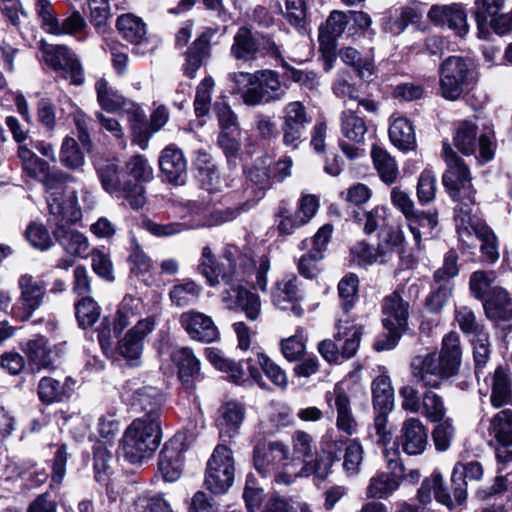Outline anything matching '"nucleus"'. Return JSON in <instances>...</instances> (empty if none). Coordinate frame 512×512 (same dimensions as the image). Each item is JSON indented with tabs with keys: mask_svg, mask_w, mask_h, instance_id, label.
<instances>
[{
	"mask_svg": "<svg viewBox=\"0 0 512 512\" xmlns=\"http://www.w3.org/2000/svg\"><path fill=\"white\" fill-rule=\"evenodd\" d=\"M23 169L31 178L45 186L46 200L52 215H60L68 221L81 218L76 192L71 191L65 196L64 184L69 178L66 173L59 170L51 172L48 163L38 156L25 164Z\"/></svg>",
	"mask_w": 512,
	"mask_h": 512,
	"instance_id": "nucleus-3",
	"label": "nucleus"
},
{
	"mask_svg": "<svg viewBox=\"0 0 512 512\" xmlns=\"http://www.w3.org/2000/svg\"><path fill=\"white\" fill-rule=\"evenodd\" d=\"M38 395L43 403L62 401L67 395L63 385L51 377H43L38 385Z\"/></svg>",
	"mask_w": 512,
	"mask_h": 512,
	"instance_id": "nucleus-60",
	"label": "nucleus"
},
{
	"mask_svg": "<svg viewBox=\"0 0 512 512\" xmlns=\"http://www.w3.org/2000/svg\"><path fill=\"white\" fill-rule=\"evenodd\" d=\"M164 400L163 393L153 386H142L133 393V405H138L146 413H157L158 420H160V407Z\"/></svg>",
	"mask_w": 512,
	"mask_h": 512,
	"instance_id": "nucleus-50",
	"label": "nucleus"
},
{
	"mask_svg": "<svg viewBox=\"0 0 512 512\" xmlns=\"http://www.w3.org/2000/svg\"><path fill=\"white\" fill-rule=\"evenodd\" d=\"M161 438V421L157 413H145L125 429L120 442L121 456L130 464L140 465L153 457Z\"/></svg>",
	"mask_w": 512,
	"mask_h": 512,
	"instance_id": "nucleus-4",
	"label": "nucleus"
},
{
	"mask_svg": "<svg viewBox=\"0 0 512 512\" xmlns=\"http://www.w3.org/2000/svg\"><path fill=\"white\" fill-rule=\"evenodd\" d=\"M61 163L70 168L78 169L84 164V156L74 138L66 137L60 152Z\"/></svg>",
	"mask_w": 512,
	"mask_h": 512,
	"instance_id": "nucleus-63",
	"label": "nucleus"
},
{
	"mask_svg": "<svg viewBox=\"0 0 512 512\" xmlns=\"http://www.w3.org/2000/svg\"><path fill=\"white\" fill-rule=\"evenodd\" d=\"M230 55L237 61L252 62L262 57L282 59L280 47L268 35L241 26L233 37Z\"/></svg>",
	"mask_w": 512,
	"mask_h": 512,
	"instance_id": "nucleus-7",
	"label": "nucleus"
},
{
	"mask_svg": "<svg viewBox=\"0 0 512 512\" xmlns=\"http://www.w3.org/2000/svg\"><path fill=\"white\" fill-rule=\"evenodd\" d=\"M397 445L410 456L422 454L428 445V431L418 418L406 419L397 438Z\"/></svg>",
	"mask_w": 512,
	"mask_h": 512,
	"instance_id": "nucleus-24",
	"label": "nucleus"
},
{
	"mask_svg": "<svg viewBox=\"0 0 512 512\" xmlns=\"http://www.w3.org/2000/svg\"><path fill=\"white\" fill-rule=\"evenodd\" d=\"M123 177L126 178L127 201L129 205L137 210L146 203L144 184L154 178L153 168L143 155L136 154L129 157L123 167Z\"/></svg>",
	"mask_w": 512,
	"mask_h": 512,
	"instance_id": "nucleus-10",
	"label": "nucleus"
},
{
	"mask_svg": "<svg viewBox=\"0 0 512 512\" xmlns=\"http://www.w3.org/2000/svg\"><path fill=\"white\" fill-rule=\"evenodd\" d=\"M436 174L430 168L424 169L417 183V198L421 204H427L435 199Z\"/></svg>",
	"mask_w": 512,
	"mask_h": 512,
	"instance_id": "nucleus-64",
	"label": "nucleus"
},
{
	"mask_svg": "<svg viewBox=\"0 0 512 512\" xmlns=\"http://www.w3.org/2000/svg\"><path fill=\"white\" fill-rule=\"evenodd\" d=\"M24 352L29 360V364L37 370L53 369L54 358L52 349L49 347V341L44 336H37L29 340L24 348Z\"/></svg>",
	"mask_w": 512,
	"mask_h": 512,
	"instance_id": "nucleus-42",
	"label": "nucleus"
},
{
	"mask_svg": "<svg viewBox=\"0 0 512 512\" xmlns=\"http://www.w3.org/2000/svg\"><path fill=\"white\" fill-rule=\"evenodd\" d=\"M141 302L139 298L126 295L120 302L114 316L113 332L119 335L140 315Z\"/></svg>",
	"mask_w": 512,
	"mask_h": 512,
	"instance_id": "nucleus-46",
	"label": "nucleus"
},
{
	"mask_svg": "<svg viewBox=\"0 0 512 512\" xmlns=\"http://www.w3.org/2000/svg\"><path fill=\"white\" fill-rule=\"evenodd\" d=\"M382 313V322L386 330H406L409 318V304L397 292L383 299Z\"/></svg>",
	"mask_w": 512,
	"mask_h": 512,
	"instance_id": "nucleus-32",
	"label": "nucleus"
},
{
	"mask_svg": "<svg viewBox=\"0 0 512 512\" xmlns=\"http://www.w3.org/2000/svg\"><path fill=\"white\" fill-rule=\"evenodd\" d=\"M134 512H173L163 494H142L134 503Z\"/></svg>",
	"mask_w": 512,
	"mask_h": 512,
	"instance_id": "nucleus-61",
	"label": "nucleus"
},
{
	"mask_svg": "<svg viewBox=\"0 0 512 512\" xmlns=\"http://www.w3.org/2000/svg\"><path fill=\"white\" fill-rule=\"evenodd\" d=\"M349 23L348 14L334 10L328 16L326 22L319 27L320 42L329 43L340 37Z\"/></svg>",
	"mask_w": 512,
	"mask_h": 512,
	"instance_id": "nucleus-51",
	"label": "nucleus"
},
{
	"mask_svg": "<svg viewBox=\"0 0 512 512\" xmlns=\"http://www.w3.org/2000/svg\"><path fill=\"white\" fill-rule=\"evenodd\" d=\"M116 27L121 36L132 44L139 45L146 40V24L132 13L120 15Z\"/></svg>",
	"mask_w": 512,
	"mask_h": 512,
	"instance_id": "nucleus-43",
	"label": "nucleus"
},
{
	"mask_svg": "<svg viewBox=\"0 0 512 512\" xmlns=\"http://www.w3.org/2000/svg\"><path fill=\"white\" fill-rule=\"evenodd\" d=\"M434 495L437 502L445 505L449 510H454L456 506L455 499L446 492L443 487V477L439 472H434L429 478H426L418 490L417 498L422 504L430 503Z\"/></svg>",
	"mask_w": 512,
	"mask_h": 512,
	"instance_id": "nucleus-35",
	"label": "nucleus"
},
{
	"mask_svg": "<svg viewBox=\"0 0 512 512\" xmlns=\"http://www.w3.org/2000/svg\"><path fill=\"white\" fill-rule=\"evenodd\" d=\"M341 60L351 66L357 75L362 79H369L375 70L373 60L370 57H362L361 54L352 47H345L339 51Z\"/></svg>",
	"mask_w": 512,
	"mask_h": 512,
	"instance_id": "nucleus-53",
	"label": "nucleus"
},
{
	"mask_svg": "<svg viewBox=\"0 0 512 512\" xmlns=\"http://www.w3.org/2000/svg\"><path fill=\"white\" fill-rule=\"evenodd\" d=\"M20 296L18 298V317L26 321L44 303L47 284L31 274H22L18 279Z\"/></svg>",
	"mask_w": 512,
	"mask_h": 512,
	"instance_id": "nucleus-16",
	"label": "nucleus"
},
{
	"mask_svg": "<svg viewBox=\"0 0 512 512\" xmlns=\"http://www.w3.org/2000/svg\"><path fill=\"white\" fill-rule=\"evenodd\" d=\"M478 126L475 121L464 119L454 124V146L464 155H473L479 147V159L489 162L495 153L494 132L485 130L478 136Z\"/></svg>",
	"mask_w": 512,
	"mask_h": 512,
	"instance_id": "nucleus-8",
	"label": "nucleus"
},
{
	"mask_svg": "<svg viewBox=\"0 0 512 512\" xmlns=\"http://www.w3.org/2000/svg\"><path fill=\"white\" fill-rule=\"evenodd\" d=\"M156 317L148 316L138 320L123 338L118 341L117 350L131 366L140 365L145 338L155 329Z\"/></svg>",
	"mask_w": 512,
	"mask_h": 512,
	"instance_id": "nucleus-14",
	"label": "nucleus"
},
{
	"mask_svg": "<svg viewBox=\"0 0 512 512\" xmlns=\"http://www.w3.org/2000/svg\"><path fill=\"white\" fill-rule=\"evenodd\" d=\"M428 17L434 24L447 26L459 36H465L469 31L467 15L459 4L434 5L430 8Z\"/></svg>",
	"mask_w": 512,
	"mask_h": 512,
	"instance_id": "nucleus-30",
	"label": "nucleus"
},
{
	"mask_svg": "<svg viewBox=\"0 0 512 512\" xmlns=\"http://www.w3.org/2000/svg\"><path fill=\"white\" fill-rule=\"evenodd\" d=\"M281 131L283 144L297 149L302 142L306 127L311 123L306 107L300 101L288 103L283 111Z\"/></svg>",
	"mask_w": 512,
	"mask_h": 512,
	"instance_id": "nucleus-15",
	"label": "nucleus"
},
{
	"mask_svg": "<svg viewBox=\"0 0 512 512\" xmlns=\"http://www.w3.org/2000/svg\"><path fill=\"white\" fill-rule=\"evenodd\" d=\"M213 88L214 80L211 77L204 78L197 86L194 100V109L197 117H203L208 114Z\"/></svg>",
	"mask_w": 512,
	"mask_h": 512,
	"instance_id": "nucleus-62",
	"label": "nucleus"
},
{
	"mask_svg": "<svg viewBox=\"0 0 512 512\" xmlns=\"http://www.w3.org/2000/svg\"><path fill=\"white\" fill-rule=\"evenodd\" d=\"M252 87L245 91L243 102L246 105L256 106L281 100L285 94L279 75L270 69L254 72Z\"/></svg>",
	"mask_w": 512,
	"mask_h": 512,
	"instance_id": "nucleus-12",
	"label": "nucleus"
},
{
	"mask_svg": "<svg viewBox=\"0 0 512 512\" xmlns=\"http://www.w3.org/2000/svg\"><path fill=\"white\" fill-rule=\"evenodd\" d=\"M390 473H379L370 480L367 495L370 498H386L398 489L404 476V466L400 462L397 451L389 453L384 451Z\"/></svg>",
	"mask_w": 512,
	"mask_h": 512,
	"instance_id": "nucleus-18",
	"label": "nucleus"
},
{
	"mask_svg": "<svg viewBox=\"0 0 512 512\" xmlns=\"http://www.w3.org/2000/svg\"><path fill=\"white\" fill-rule=\"evenodd\" d=\"M422 414L431 422H440L446 413L444 401L440 395L428 390L422 395Z\"/></svg>",
	"mask_w": 512,
	"mask_h": 512,
	"instance_id": "nucleus-58",
	"label": "nucleus"
},
{
	"mask_svg": "<svg viewBox=\"0 0 512 512\" xmlns=\"http://www.w3.org/2000/svg\"><path fill=\"white\" fill-rule=\"evenodd\" d=\"M340 130L342 135L353 144L365 142L368 126L363 117L354 107L345 108L340 114Z\"/></svg>",
	"mask_w": 512,
	"mask_h": 512,
	"instance_id": "nucleus-37",
	"label": "nucleus"
},
{
	"mask_svg": "<svg viewBox=\"0 0 512 512\" xmlns=\"http://www.w3.org/2000/svg\"><path fill=\"white\" fill-rule=\"evenodd\" d=\"M512 396V381L510 374L498 367L493 376L491 403L494 407L499 408L509 403Z\"/></svg>",
	"mask_w": 512,
	"mask_h": 512,
	"instance_id": "nucleus-49",
	"label": "nucleus"
},
{
	"mask_svg": "<svg viewBox=\"0 0 512 512\" xmlns=\"http://www.w3.org/2000/svg\"><path fill=\"white\" fill-rule=\"evenodd\" d=\"M183 443L178 438L167 441L159 454L158 466L167 482L177 481L183 470Z\"/></svg>",
	"mask_w": 512,
	"mask_h": 512,
	"instance_id": "nucleus-28",
	"label": "nucleus"
},
{
	"mask_svg": "<svg viewBox=\"0 0 512 512\" xmlns=\"http://www.w3.org/2000/svg\"><path fill=\"white\" fill-rule=\"evenodd\" d=\"M303 298L300 281L295 275H287L278 280L271 291L272 304L281 310H291L296 317L303 315L299 302Z\"/></svg>",
	"mask_w": 512,
	"mask_h": 512,
	"instance_id": "nucleus-20",
	"label": "nucleus"
},
{
	"mask_svg": "<svg viewBox=\"0 0 512 512\" xmlns=\"http://www.w3.org/2000/svg\"><path fill=\"white\" fill-rule=\"evenodd\" d=\"M453 288V281L434 280L432 290L425 300L426 308L432 313L440 312L450 299Z\"/></svg>",
	"mask_w": 512,
	"mask_h": 512,
	"instance_id": "nucleus-55",
	"label": "nucleus"
},
{
	"mask_svg": "<svg viewBox=\"0 0 512 512\" xmlns=\"http://www.w3.org/2000/svg\"><path fill=\"white\" fill-rule=\"evenodd\" d=\"M59 218L56 222L54 236L63 249L72 256L86 257L89 250V242L87 237L81 232L71 229L67 224L74 223L68 221L60 215H53ZM79 219H77L78 221ZM76 222V220H75Z\"/></svg>",
	"mask_w": 512,
	"mask_h": 512,
	"instance_id": "nucleus-29",
	"label": "nucleus"
},
{
	"mask_svg": "<svg viewBox=\"0 0 512 512\" xmlns=\"http://www.w3.org/2000/svg\"><path fill=\"white\" fill-rule=\"evenodd\" d=\"M476 83L474 69L469 60L449 56L439 66V93L448 101H456Z\"/></svg>",
	"mask_w": 512,
	"mask_h": 512,
	"instance_id": "nucleus-6",
	"label": "nucleus"
},
{
	"mask_svg": "<svg viewBox=\"0 0 512 512\" xmlns=\"http://www.w3.org/2000/svg\"><path fill=\"white\" fill-rule=\"evenodd\" d=\"M345 453L343 456V469L349 475L358 473L360 465L363 461V447L356 439L343 441Z\"/></svg>",
	"mask_w": 512,
	"mask_h": 512,
	"instance_id": "nucleus-59",
	"label": "nucleus"
},
{
	"mask_svg": "<svg viewBox=\"0 0 512 512\" xmlns=\"http://www.w3.org/2000/svg\"><path fill=\"white\" fill-rule=\"evenodd\" d=\"M483 475V468L479 462L457 463L452 471L451 481L454 486L453 496L457 505H461L467 497L466 480H479Z\"/></svg>",
	"mask_w": 512,
	"mask_h": 512,
	"instance_id": "nucleus-34",
	"label": "nucleus"
},
{
	"mask_svg": "<svg viewBox=\"0 0 512 512\" xmlns=\"http://www.w3.org/2000/svg\"><path fill=\"white\" fill-rule=\"evenodd\" d=\"M252 351L257 356L258 365L271 382L280 388H285L288 385L285 371L256 347H252Z\"/></svg>",
	"mask_w": 512,
	"mask_h": 512,
	"instance_id": "nucleus-56",
	"label": "nucleus"
},
{
	"mask_svg": "<svg viewBox=\"0 0 512 512\" xmlns=\"http://www.w3.org/2000/svg\"><path fill=\"white\" fill-rule=\"evenodd\" d=\"M205 354L207 360L219 371L227 373L231 381L243 385L248 381L247 372L242 363L235 362L232 359L224 357L223 353L217 348H206Z\"/></svg>",
	"mask_w": 512,
	"mask_h": 512,
	"instance_id": "nucleus-41",
	"label": "nucleus"
},
{
	"mask_svg": "<svg viewBox=\"0 0 512 512\" xmlns=\"http://www.w3.org/2000/svg\"><path fill=\"white\" fill-rule=\"evenodd\" d=\"M406 222L416 246L420 249L422 236L426 239L433 237V230L438 225V212L416 210L411 218H406Z\"/></svg>",
	"mask_w": 512,
	"mask_h": 512,
	"instance_id": "nucleus-38",
	"label": "nucleus"
},
{
	"mask_svg": "<svg viewBox=\"0 0 512 512\" xmlns=\"http://www.w3.org/2000/svg\"><path fill=\"white\" fill-rule=\"evenodd\" d=\"M330 407L337 411L336 427L339 432L352 436L358 431V423L351 411L350 399L344 388L337 384L332 392L326 395Z\"/></svg>",
	"mask_w": 512,
	"mask_h": 512,
	"instance_id": "nucleus-27",
	"label": "nucleus"
},
{
	"mask_svg": "<svg viewBox=\"0 0 512 512\" xmlns=\"http://www.w3.org/2000/svg\"><path fill=\"white\" fill-rule=\"evenodd\" d=\"M389 138L394 146L401 151L415 148L416 137L412 123L403 117L393 120L389 127Z\"/></svg>",
	"mask_w": 512,
	"mask_h": 512,
	"instance_id": "nucleus-44",
	"label": "nucleus"
},
{
	"mask_svg": "<svg viewBox=\"0 0 512 512\" xmlns=\"http://www.w3.org/2000/svg\"><path fill=\"white\" fill-rule=\"evenodd\" d=\"M487 317L494 321H505L512 318V299L508 292L498 286L491 289L484 301Z\"/></svg>",
	"mask_w": 512,
	"mask_h": 512,
	"instance_id": "nucleus-36",
	"label": "nucleus"
},
{
	"mask_svg": "<svg viewBox=\"0 0 512 512\" xmlns=\"http://www.w3.org/2000/svg\"><path fill=\"white\" fill-rule=\"evenodd\" d=\"M171 361L177 368L178 378L187 390H193L201 377V362L190 347H176Z\"/></svg>",
	"mask_w": 512,
	"mask_h": 512,
	"instance_id": "nucleus-26",
	"label": "nucleus"
},
{
	"mask_svg": "<svg viewBox=\"0 0 512 512\" xmlns=\"http://www.w3.org/2000/svg\"><path fill=\"white\" fill-rule=\"evenodd\" d=\"M251 263V259L243 255L235 246H226L219 259L215 257L209 246H204L198 272L206 278L210 286H216L221 282L235 285L237 304L249 320L255 321L261 314L260 298L241 285L246 279Z\"/></svg>",
	"mask_w": 512,
	"mask_h": 512,
	"instance_id": "nucleus-1",
	"label": "nucleus"
},
{
	"mask_svg": "<svg viewBox=\"0 0 512 512\" xmlns=\"http://www.w3.org/2000/svg\"><path fill=\"white\" fill-rule=\"evenodd\" d=\"M371 157L380 179L388 185L393 184L399 175L395 159L385 149L377 145L372 146Z\"/></svg>",
	"mask_w": 512,
	"mask_h": 512,
	"instance_id": "nucleus-47",
	"label": "nucleus"
},
{
	"mask_svg": "<svg viewBox=\"0 0 512 512\" xmlns=\"http://www.w3.org/2000/svg\"><path fill=\"white\" fill-rule=\"evenodd\" d=\"M273 179L270 168L253 166L247 172L246 187L242 192H235L232 196L239 203L234 207H227L215 213L216 223H225L236 219L242 213L253 208L272 187Z\"/></svg>",
	"mask_w": 512,
	"mask_h": 512,
	"instance_id": "nucleus-5",
	"label": "nucleus"
},
{
	"mask_svg": "<svg viewBox=\"0 0 512 512\" xmlns=\"http://www.w3.org/2000/svg\"><path fill=\"white\" fill-rule=\"evenodd\" d=\"M336 327V340H344L341 348V357L344 359H350L356 354L359 348L362 329L354 324L348 325V321L343 319L338 320Z\"/></svg>",
	"mask_w": 512,
	"mask_h": 512,
	"instance_id": "nucleus-45",
	"label": "nucleus"
},
{
	"mask_svg": "<svg viewBox=\"0 0 512 512\" xmlns=\"http://www.w3.org/2000/svg\"><path fill=\"white\" fill-rule=\"evenodd\" d=\"M129 112L135 141L142 149L147 147L152 135L162 129L169 120V112L163 105L158 106L151 114L149 127L145 123V113L138 105L131 104Z\"/></svg>",
	"mask_w": 512,
	"mask_h": 512,
	"instance_id": "nucleus-17",
	"label": "nucleus"
},
{
	"mask_svg": "<svg viewBox=\"0 0 512 512\" xmlns=\"http://www.w3.org/2000/svg\"><path fill=\"white\" fill-rule=\"evenodd\" d=\"M202 288L192 280L175 284L169 292L170 299L177 307H185L197 301Z\"/></svg>",
	"mask_w": 512,
	"mask_h": 512,
	"instance_id": "nucleus-54",
	"label": "nucleus"
},
{
	"mask_svg": "<svg viewBox=\"0 0 512 512\" xmlns=\"http://www.w3.org/2000/svg\"><path fill=\"white\" fill-rule=\"evenodd\" d=\"M44 60L58 76L69 79L74 85L84 82L82 67L75 54L64 45H47L43 49Z\"/></svg>",
	"mask_w": 512,
	"mask_h": 512,
	"instance_id": "nucleus-13",
	"label": "nucleus"
},
{
	"mask_svg": "<svg viewBox=\"0 0 512 512\" xmlns=\"http://www.w3.org/2000/svg\"><path fill=\"white\" fill-rule=\"evenodd\" d=\"M475 193H462L460 199H453L458 202L456 206L455 219L457 221V232L458 235L468 247L473 246V243H469L468 240L472 237L478 227H483L485 224L481 223L477 218V207L475 206Z\"/></svg>",
	"mask_w": 512,
	"mask_h": 512,
	"instance_id": "nucleus-23",
	"label": "nucleus"
},
{
	"mask_svg": "<svg viewBox=\"0 0 512 512\" xmlns=\"http://www.w3.org/2000/svg\"><path fill=\"white\" fill-rule=\"evenodd\" d=\"M373 406L377 411L390 412L394 406V390L387 375H379L372 382Z\"/></svg>",
	"mask_w": 512,
	"mask_h": 512,
	"instance_id": "nucleus-48",
	"label": "nucleus"
},
{
	"mask_svg": "<svg viewBox=\"0 0 512 512\" xmlns=\"http://www.w3.org/2000/svg\"><path fill=\"white\" fill-rule=\"evenodd\" d=\"M180 326L188 336L201 343H212L220 338V332L213 319L196 310L183 312L179 317Z\"/></svg>",
	"mask_w": 512,
	"mask_h": 512,
	"instance_id": "nucleus-21",
	"label": "nucleus"
},
{
	"mask_svg": "<svg viewBox=\"0 0 512 512\" xmlns=\"http://www.w3.org/2000/svg\"><path fill=\"white\" fill-rule=\"evenodd\" d=\"M95 91L97 94V101L100 107L110 113H117L125 109L130 114L129 109L133 102L128 101L122 94L113 89L108 81L100 78L95 83Z\"/></svg>",
	"mask_w": 512,
	"mask_h": 512,
	"instance_id": "nucleus-39",
	"label": "nucleus"
},
{
	"mask_svg": "<svg viewBox=\"0 0 512 512\" xmlns=\"http://www.w3.org/2000/svg\"><path fill=\"white\" fill-rule=\"evenodd\" d=\"M442 155L447 166L442 182L452 199L474 191L469 168L446 140L442 143Z\"/></svg>",
	"mask_w": 512,
	"mask_h": 512,
	"instance_id": "nucleus-11",
	"label": "nucleus"
},
{
	"mask_svg": "<svg viewBox=\"0 0 512 512\" xmlns=\"http://www.w3.org/2000/svg\"><path fill=\"white\" fill-rule=\"evenodd\" d=\"M94 166L103 189L115 197L127 200L129 184L123 177V169L119 168L118 159L100 157L95 160Z\"/></svg>",
	"mask_w": 512,
	"mask_h": 512,
	"instance_id": "nucleus-22",
	"label": "nucleus"
},
{
	"mask_svg": "<svg viewBox=\"0 0 512 512\" xmlns=\"http://www.w3.org/2000/svg\"><path fill=\"white\" fill-rule=\"evenodd\" d=\"M245 419V408L237 401L224 403L218 410L216 426L223 440H231L239 434Z\"/></svg>",
	"mask_w": 512,
	"mask_h": 512,
	"instance_id": "nucleus-31",
	"label": "nucleus"
},
{
	"mask_svg": "<svg viewBox=\"0 0 512 512\" xmlns=\"http://www.w3.org/2000/svg\"><path fill=\"white\" fill-rule=\"evenodd\" d=\"M75 310L78 324L84 329L93 326L100 316V307L92 297L80 298Z\"/></svg>",
	"mask_w": 512,
	"mask_h": 512,
	"instance_id": "nucleus-57",
	"label": "nucleus"
},
{
	"mask_svg": "<svg viewBox=\"0 0 512 512\" xmlns=\"http://www.w3.org/2000/svg\"><path fill=\"white\" fill-rule=\"evenodd\" d=\"M289 450L280 442H259L254 448V466L262 477L275 476L280 481L278 470L288 459Z\"/></svg>",
	"mask_w": 512,
	"mask_h": 512,
	"instance_id": "nucleus-19",
	"label": "nucleus"
},
{
	"mask_svg": "<svg viewBox=\"0 0 512 512\" xmlns=\"http://www.w3.org/2000/svg\"><path fill=\"white\" fill-rule=\"evenodd\" d=\"M235 476L232 450L225 445H218L208 463L205 485L214 494H224L232 486Z\"/></svg>",
	"mask_w": 512,
	"mask_h": 512,
	"instance_id": "nucleus-9",
	"label": "nucleus"
},
{
	"mask_svg": "<svg viewBox=\"0 0 512 512\" xmlns=\"http://www.w3.org/2000/svg\"><path fill=\"white\" fill-rule=\"evenodd\" d=\"M461 357L460 336L452 331L444 336L439 352L418 355L412 359V376L425 388H439L443 380L457 374Z\"/></svg>",
	"mask_w": 512,
	"mask_h": 512,
	"instance_id": "nucleus-2",
	"label": "nucleus"
},
{
	"mask_svg": "<svg viewBox=\"0 0 512 512\" xmlns=\"http://www.w3.org/2000/svg\"><path fill=\"white\" fill-rule=\"evenodd\" d=\"M159 166L169 182L181 185L187 177V161L181 149L167 146L159 158Z\"/></svg>",
	"mask_w": 512,
	"mask_h": 512,
	"instance_id": "nucleus-33",
	"label": "nucleus"
},
{
	"mask_svg": "<svg viewBox=\"0 0 512 512\" xmlns=\"http://www.w3.org/2000/svg\"><path fill=\"white\" fill-rule=\"evenodd\" d=\"M216 28L205 30L194 40L185 53V62L182 70L188 78H194L197 71L211 56V40L216 35Z\"/></svg>",
	"mask_w": 512,
	"mask_h": 512,
	"instance_id": "nucleus-25",
	"label": "nucleus"
},
{
	"mask_svg": "<svg viewBox=\"0 0 512 512\" xmlns=\"http://www.w3.org/2000/svg\"><path fill=\"white\" fill-rule=\"evenodd\" d=\"M489 435L501 445L512 444V411L502 410L498 412L490 422Z\"/></svg>",
	"mask_w": 512,
	"mask_h": 512,
	"instance_id": "nucleus-52",
	"label": "nucleus"
},
{
	"mask_svg": "<svg viewBox=\"0 0 512 512\" xmlns=\"http://www.w3.org/2000/svg\"><path fill=\"white\" fill-rule=\"evenodd\" d=\"M323 451L326 457L317 459L313 465V473L320 479H325L331 473L332 464L341 459L343 440L338 439L332 433H327L322 439Z\"/></svg>",
	"mask_w": 512,
	"mask_h": 512,
	"instance_id": "nucleus-40",
	"label": "nucleus"
}]
</instances>
